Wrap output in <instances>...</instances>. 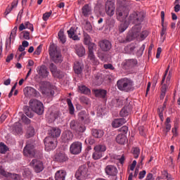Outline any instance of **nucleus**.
Returning a JSON list of instances; mask_svg holds the SVG:
<instances>
[{"mask_svg": "<svg viewBox=\"0 0 180 180\" xmlns=\"http://www.w3.org/2000/svg\"><path fill=\"white\" fill-rule=\"evenodd\" d=\"M30 108L32 112L37 113L39 116L44 113V105L41 101L37 99H31L29 102Z\"/></svg>", "mask_w": 180, "mask_h": 180, "instance_id": "obj_4", "label": "nucleus"}, {"mask_svg": "<svg viewBox=\"0 0 180 180\" xmlns=\"http://www.w3.org/2000/svg\"><path fill=\"white\" fill-rule=\"evenodd\" d=\"M94 153L92 155L93 160H101L103 155V153L106 151L105 145H97L94 148Z\"/></svg>", "mask_w": 180, "mask_h": 180, "instance_id": "obj_12", "label": "nucleus"}, {"mask_svg": "<svg viewBox=\"0 0 180 180\" xmlns=\"http://www.w3.org/2000/svg\"><path fill=\"white\" fill-rule=\"evenodd\" d=\"M79 91L80 93L84 94V95H89L91 94V89L84 85L79 86Z\"/></svg>", "mask_w": 180, "mask_h": 180, "instance_id": "obj_41", "label": "nucleus"}, {"mask_svg": "<svg viewBox=\"0 0 180 180\" xmlns=\"http://www.w3.org/2000/svg\"><path fill=\"white\" fill-rule=\"evenodd\" d=\"M105 172L110 176H116L117 175V168L114 165H108L105 168Z\"/></svg>", "mask_w": 180, "mask_h": 180, "instance_id": "obj_25", "label": "nucleus"}, {"mask_svg": "<svg viewBox=\"0 0 180 180\" xmlns=\"http://www.w3.org/2000/svg\"><path fill=\"white\" fill-rule=\"evenodd\" d=\"M141 40H145L146 38L148 36V32L146 30L143 31L141 33L139 34Z\"/></svg>", "mask_w": 180, "mask_h": 180, "instance_id": "obj_54", "label": "nucleus"}, {"mask_svg": "<svg viewBox=\"0 0 180 180\" xmlns=\"http://www.w3.org/2000/svg\"><path fill=\"white\" fill-rule=\"evenodd\" d=\"M114 103H115V108H120V106H122V105H123V102L121 101V100L119 99V98H116V99L114 101Z\"/></svg>", "mask_w": 180, "mask_h": 180, "instance_id": "obj_56", "label": "nucleus"}, {"mask_svg": "<svg viewBox=\"0 0 180 180\" xmlns=\"http://www.w3.org/2000/svg\"><path fill=\"white\" fill-rule=\"evenodd\" d=\"M126 122H127V121L124 118L115 119L112 122L111 126H112V127H114L115 129H117V127H120V126H123V124H124V123H126Z\"/></svg>", "mask_w": 180, "mask_h": 180, "instance_id": "obj_27", "label": "nucleus"}, {"mask_svg": "<svg viewBox=\"0 0 180 180\" xmlns=\"http://www.w3.org/2000/svg\"><path fill=\"white\" fill-rule=\"evenodd\" d=\"M37 72L38 75L34 76V79L37 81V82H40L41 79L47 78L49 74V70H47V67L44 65L38 66L37 68Z\"/></svg>", "mask_w": 180, "mask_h": 180, "instance_id": "obj_6", "label": "nucleus"}, {"mask_svg": "<svg viewBox=\"0 0 180 180\" xmlns=\"http://www.w3.org/2000/svg\"><path fill=\"white\" fill-rule=\"evenodd\" d=\"M67 172L64 169L58 170L55 174V180H65Z\"/></svg>", "mask_w": 180, "mask_h": 180, "instance_id": "obj_30", "label": "nucleus"}, {"mask_svg": "<svg viewBox=\"0 0 180 180\" xmlns=\"http://www.w3.org/2000/svg\"><path fill=\"white\" fill-rule=\"evenodd\" d=\"M34 136V128L33 127H29L27 130L26 137L27 139H30Z\"/></svg>", "mask_w": 180, "mask_h": 180, "instance_id": "obj_44", "label": "nucleus"}, {"mask_svg": "<svg viewBox=\"0 0 180 180\" xmlns=\"http://www.w3.org/2000/svg\"><path fill=\"white\" fill-rule=\"evenodd\" d=\"M82 151V143L79 141L73 142L70 146V153L73 155H78Z\"/></svg>", "mask_w": 180, "mask_h": 180, "instance_id": "obj_14", "label": "nucleus"}, {"mask_svg": "<svg viewBox=\"0 0 180 180\" xmlns=\"http://www.w3.org/2000/svg\"><path fill=\"white\" fill-rule=\"evenodd\" d=\"M118 131L120 133H123L122 134H127V131H129V127L127 126H123L122 127L118 129Z\"/></svg>", "mask_w": 180, "mask_h": 180, "instance_id": "obj_52", "label": "nucleus"}, {"mask_svg": "<svg viewBox=\"0 0 180 180\" xmlns=\"http://www.w3.org/2000/svg\"><path fill=\"white\" fill-rule=\"evenodd\" d=\"M84 30L86 32H92V25L89 21H86L84 25Z\"/></svg>", "mask_w": 180, "mask_h": 180, "instance_id": "obj_49", "label": "nucleus"}, {"mask_svg": "<svg viewBox=\"0 0 180 180\" xmlns=\"http://www.w3.org/2000/svg\"><path fill=\"white\" fill-rule=\"evenodd\" d=\"M103 68H105V70H111L112 71L115 70V67H113V65H112L111 63L104 64Z\"/></svg>", "mask_w": 180, "mask_h": 180, "instance_id": "obj_61", "label": "nucleus"}, {"mask_svg": "<svg viewBox=\"0 0 180 180\" xmlns=\"http://www.w3.org/2000/svg\"><path fill=\"white\" fill-rule=\"evenodd\" d=\"M82 70H84V65L79 62H76L74 65V71L75 74L79 75V74L82 73Z\"/></svg>", "mask_w": 180, "mask_h": 180, "instance_id": "obj_35", "label": "nucleus"}, {"mask_svg": "<svg viewBox=\"0 0 180 180\" xmlns=\"http://www.w3.org/2000/svg\"><path fill=\"white\" fill-rule=\"evenodd\" d=\"M21 120L26 124H30V119L27 118V117H26V115H22Z\"/></svg>", "mask_w": 180, "mask_h": 180, "instance_id": "obj_60", "label": "nucleus"}, {"mask_svg": "<svg viewBox=\"0 0 180 180\" xmlns=\"http://www.w3.org/2000/svg\"><path fill=\"white\" fill-rule=\"evenodd\" d=\"M130 9H131V4L130 1H125L124 5L117 7L116 9L117 20L121 22L126 20V19H127V16H129Z\"/></svg>", "mask_w": 180, "mask_h": 180, "instance_id": "obj_1", "label": "nucleus"}, {"mask_svg": "<svg viewBox=\"0 0 180 180\" xmlns=\"http://www.w3.org/2000/svg\"><path fill=\"white\" fill-rule=\"evenodd\" d=\"M23 175H24L25 176H27V177H28V178H30V177L32 176V171H31L30 169H25L24 170V174H23Z\"/></svg>", "mask_w": 180, "mask_h": 180, "instance_id": "obj_62", "label": "nucleus"}, {"mask_svg": "<svg viewBox=\"0 0 180 180\" xmlns=\"http://www.w3.org/2000/svg\"><path fill=\"white\" fill-rule=\"evenodd\" d=\"M118 41H119L120 43H129V42H130V41H128V40H127V35L126 38H124V36H120V37H118Z\"/></svg>", "mask_w": 180, "mask_h": 180, "instance_id": "obj_53", "label": "nucleus"}, {"mask_svg": "<svg viewBox=\"0 0 180 180\" xmlns=\"http://www.w3.org/2000/svg\"><path fill=\"white\" fill-rule=\"evenodd\" d=\"M7 148H8V146H6V145H5V143H4L2 142L0 143L1 154H5V153H6V151H8Z\"/></svg>", "mask_w": 180, "mask_h": 180, "instance_id": "obj_48", "label": "nucleus"}, {"mask_svg": "<svg viewBox=\"0 0 180 180\" xmlns=\"http://www.w3.org/2000/svg\"><path fill=\"white\" fill-rule=\"evenodd\" d=\"M22 33L23 34V38L25 40H30V33L28 31H24Z\"/></svg>", "mask_w": 180, "mask_h": 180, "instance_id": "obj_64", "label": "nucleus"}, {"mask_svg": "<svg viewBox=\"0 0 180 180\" xmlns=\"http://www.w3.org/2000/svg\"><path fill=\"white\" fill-rule=\"evenodd\" d=\"M115 141L121 146H124L127 143V136L123 134H120L116 136Z\"/></svg>", "mask_w": 180, "mask_h": 180, "instance_id": "obj_29", "label": "nucleus"}, {"mask_svg": "<svg viewBox=\"0 0 180 180\" xmlns=\"http://www.w3.org/2000/svg\"><path fill=\"white\" fill-rule=\"evenodd\" d=\"M91 134L93 137H95V139H102L105 134V132L103 129H92Z\"/></svg>", "mask_w": 180, "mask_h": 180, "instance_id": "obj_33", "label": "nucleus"}, {"mask_svg": "<svg viewBox=\"0 0 180 180\" xmlns=\"http://www.w3.org/2000/svg\"><path fill=\"white\" fill-rule=\"evenodd\" d=\"M105 13L108 16H113L115 15V11L116 7L115 6V2L112 1H107L105 2Z\"/></svg>", "mask_w": 180, "mask_h": 180, "instance_id": "obj_17", "label": "nucleus"}, {"mask_svg": "<svg viewBox=\"0 0 180 180\" xmlns=\"http://www.w3.org/2000/svg\"><path fill=\"white\" fill-rule=\"evenodd\" d=\"M144 13L134 11L129 15L128 20L129 23H133L134 25H141V22L144 20Z\"/></svg>", "mask_w": 180, "mask_h": 180, "instance_id": "obj_5", "label": "nucleus"}, {"mask_svg": "<svg viewBox=\"0 0 180 180\" xmlns=\"http://www.w3.org/2000/svg\"><path fill=\"white\" fill-rule=\"evenodd\" d=\"M127 27H129V24H127L126 21L124 23L120 24L119 27L120 33H123V32H124Z\"/></svg>", "mask_w": 180, "mask_h": 180, "instance_id": "obj_47", "label": "nucleus"}, {"mask_svg": "<svg viewBox=\"0 0 180 180\" xmlns=\"http://www.w3.org/2000/svg\"><path fill=\"white\" fill-rule=\"evenodd\" d=\"M102 51H109L112 49V43L108 39H103L99 42Z\"/></svg>", "mask_w": 180, "mask_h": 180, "instance_id": "obj_23", "label": "nucleus"}, {"mask_svg": "<svg viewBox=\"0 0 180 180\" xmlns=\"http://www.w3.org/2000/svg\"><path fill=\"white\" fill-rule=\"evenodd\" d=\"M141 32V25L140 24H136L127 34L128 41H132L134 39H137L140 36Z\"/></svg>", "mask_w": 180, "mask_h": 180, "instance_id": "obj_8", "label": "nucleus"}, {"mask_svg": "<svg viewBox=\"0 0 180 180\" xmlns=\"http://www.w3.org/2000/svg\"><path fill=\"white\" fill-rule=\"evenodd\" d=\"M160 16L162 19V31L160 32V36L162 37L167 32V27L164 26V20L165 19V13L164 11H161Z\"/></svg>", "mask_w": 180, "mask_h": 180, "instance_id": "obj_36", "label": "nucleus"}, {"mask_svg": "<svg viewBox=\"0 0 180 180\" xmlns=\"http://www.w3.org/2000/svg\"><path fill=\"white\" fill-rule=\"evenodd\" d=\"M14 130L17 134H20V133H22V125L20 124H15Z\"/></svg>", "mask_w": 180, "mask_h": 180, "instance_id": "obj_50", "label": "nucleus"}, {"mask_svg": "<svg viewBox=\"0 0 180 180\" xmlns=\"http://www.w3.org/2000/svg\"><path fill=\"white\" fill-rule=\"evenodd\" d=\"M23 154L25 157L33 158V157L36 155V152H34V146L31 143H27L23 149Z\"/></svg>", "mask_w": 180, "mask_h": 180, "instance_id": "obj_16", "label": "nucleus"}, {"mask_svg": "<svg viewBox=\"0 0 180 180\" xmlns=\"http://www.w3.org/2000/svg\"><path fill=\"white\" fill-rule=\"evenodd\" d=\"M75 51L78 57H84L85 56V48L82 45H77Z\"/></svg>", "mask_w": 180, "mask_h": 180, "instance_id": "obj_34", "label": "nucleus"}, {"mask_svg": "<svg viewBox=\"0 0 180 180\" xmlns=\"http://www.w3.org/2000/svg\"><path fill=\"white\" fill-rule=\"evenodd\" d=\"M80 101L82 102V103H84V105H89V98L85 96H82L80 98Z\"/></svg>", "mask_w": 180, "mask_h": 180, "instance_id": "obj_59", "label": "nucleus"}, {"mask_svg": "<svg viewBox=\"0 0 180 180\" xmlns=\"http://www.w3.org/2000/svg\"><path fill=\"white\" fill-rule=\"evenodd\" d=\"M68 105L69 107V113L70 115H74V112L75 110V109L74 108V105L72 104V101H71V100L70 98H67L66 99Z\"/></svg>", "mask_w": 180, "mask_h": 180, "instance_id": "obj_42", "label": "nucleus"}, {"mask_svg": "<svg viewBox=\"0 0 180 180\" xmlns=\"http://www.w3.org/2000/svg\"><path fill=\"white\" fill-rule=\"evenodd\" d=\"M123 67L125 70H130V68H134L138 64L137 59H127L123 62Z\"/></svg>", "mask_w": 180, "mask_h": 180, "instance_id": "obj_22", "label": "nucleus"}, {"mask_svg": "<svg viewBox=\"0 0 180 180\" xmlns=\"http://www.w3.org/2000/svg\"><path fill=\"white\" fill-rule=\"evenodd\" d=\"M82 13L85 18L91 15V7L89 6V4H86L82 7Z\"/></svg>", "mask_w": 180, "mask_h": 180, "instance_id": "obj_38", "label": "nucleus"}, {"mask_svg": "<svg viewBox=\"0 0 180 180\" xmlns=\"http://www.w3.org/2000/svg\"><path fill=\"white\" fill-rule=\"evenodd\" d=\"M83 37H84V44H85L86 46L91 44L93 43V42H91V37L86 32H83Z\"/></svg>", "mask_w": 180, "mask_h": 180, "instance_id": "obj_40", "label": "nucleus"}, {"mask_svg": "<svg viewBox=\"0 0 180 180\" xmlns=\"http://www.w3.org/2000/svg\"><path fill=\"white\" fill-rule=\"evenodd\" d=\"M58 36L62 44H64L67 41V39L65 38V34H64V31L60 30L58 32Z\"/></svg>", "mask_w": 180, "mask_h": 180, "instance_id": "obj_43", "label": "nucleus"}, {"mask_svg": "<svg viewBox=\"0 0 180 180\" xmlns=\"http://www.w3.org/2000/svg\"><path fill=\"white\" fill-rule=\"evenodd\" d=\"M103 77L102 75V73H97L94 75V85H97L98 86H100V85H102L103 84Z\"/></svg>", "mask_w": 180, "mask_h": 180, "instance_id": "obj_31", "label": "nucleus"}, {"mask_svg": "<svg viewBox=\"0 0 180 180\" xmlns=\"http://www.w3.org/2000/svg\"><path fill=\"white\" fill-rule=\"evenodd\" d=\"M131 152L134 158H139V155H140V148H139L138 147L132 148Z\"/></svg>", "mask_w": 180, "mask_h": 180, "instance_id": "obj_46", "label": "nucleus"}, {"mask_svg": "<svg viewBox=\"0 0 180 180\" xmlns=\"http://www.w3.org/2000/svg\"><path fill=\"white\" fill-rule=\"evenodd\" d=\"M89 168L86 165H82L79 167L76 173L75 178L78 180H83L88 178V175H89Z\"/></svg>", "mask_w": 180, "mask_h": 180, "instance_id": "obj_7", "label": "nucleus"}, {"mask_svg": "<svg viewBox=\"0 0 180 180\" xmlns=\"http://www.w3.org/2000/svg\"><path fill=\"white\" fill-rule=\"evenodd\" d=\"M85 143H89L90 146H94V144H95V139H94L92 137H89L85 140Z\"/></svg>", "mask_w": 180, "mask_h": 180, "instance_id": "obj_58", "label": "nucleus"}, {"mask_svg": "<svg viewBox=\"0 0 180 180\" xmlns=\"http://www.w3.org/2000/svg\"><path fill=\"white\" fill-rule=\"evenodd\" d=\"M74 139V134L70 130H66L62 133L61 140L63 143H70Z\"/></svg>", "mask_w": 180, "mask_h": 180, "instance_id": "obj_20", "label": "nucleus"}, {"mask_svg": "<svg viewBox=\"0 0 180 180\" xmlns=\"http://www.w3.org/2000/svg\"><path fill=\"white\" fill-rule=\"evenodd\" d=\"M24 112L25 113V115L27 116V117H33L34 114L32 110H30V108H29V106L25 105L24 106Z\"/></svg>", "mask_w": 180, "mask_h": 180, "instance_id": "obj_45", "label": "nucleus"}, {"mask_svg": "<svg viewBox=\"0 0 180 180\" xmlns=\"http://www.w3.org/2000/svg\"><path fill=\"white\" fill-rule=\"evenodd\" d=\"M41 49H43L42 45H39L37 46V49L34 51V54L36 56H40V53H41Z\"/></svg>", "mask_w": 180, "mask_h": 180, "instance_id": "obj_63", "label": "nucleus"}, {"mask_svg": "<svg viewBox=\"0 0 180 180\" xmlns=\"http://www.w3.org/2000/svg\"><path fill=\"white\" fill-rule=\"evenodd\" d=\"M30 166L34 169V172L37 174H39L41 172L43 169H44V165H43V162L40 160L34 159L30 163Z\"/></svg>", "mask_w": 180, "mask_h": 180, "instance_id": "obj_13", "label": "nucleus"}, {"mask_svg": "<svg viewBox=\"0 0 180 180\" xmlns=\"http://www.w3.org/2000/svg\"><path fill=\"white\" fill-rule=\"evenodd\" d=\"M19 2V0H13V1L11 3V8H7L5 11V15H9L11 12H12V10L13 8H16L18 6V3Z\"/></svg>", "mask_w": 180, "mask_h": 180, "instance_id": "obj_39", "label": "nucleus"}, {"mask_svg": "<svg viewBox=\"0 0 180 180\" xmlns=\"http://www.w3.org/2000/svg\"><path fill=\"white\" fill-rule=\"evenodd\" d=\"M88 46V58L91 61L94 65H99V60L95 57L94 51L96 50V44L95 43L89 44Z\"/></svg>", "mask_w": 180, "mask_h": 180, "instance_id": "obj_9", "label": "nucleus"}, {"mask_svg": "<svg viewBox=\"0 0 180 180\" xmlns=\"http://www.w3.org/2000/svg\"><path fill=\"white\" fill-rule=\"evenodd\" d=\"M24 91L27 94V96H34V98L40 96V93L33 87L27 86L24 89Z\"/></svg>", "mask_w": 180, "mask_h": 180, "instance_id": "obj_24", "label": "nucleus"}, {"mask_svg": "<svg viewBox=\"0 0 180 180\" xmlns=\"http://www.w3.org/2000/svg\"><path fill=\"white\" fill-rule=\"evenodd\" d=\"M55 160L56 162H65V161L68 160V157L65 153H59L55 155Z\"/></svg>", "mask_w": 180, "mask_h": 180, "instance_id": "obj_32", "label": "nucleus"}, {"mask_svg": "<svg viewBox=\"0 0 180 180\" xmlns=\"http://www.w3.org/2000/svg\"><path fill=\"white\" fill-rule=\"evenodd\" d=\"M51 13H53V11H49V12L44 13L43 17H42L43 20H44L45 22L46 20H49V18L50 16H51Z\"/></svg>", "mask_w": 180, "mask_h": 180, "instance_id": "obj_55", "label": "nucleus"}, {"mask_svg": "<svg viewBox=\"0 0 180 180\" xmlns=\"http://www.w3.org/2000/svg\"><path fill=\"white\" fill-rule=\"evenodd\" d=\"M132 109L133 106L129 103L128 105L124 106L123 108L120 110V116L121 117H127V116L131 113Z\"/></svg>", "mask_w": 180, "mask_h": 180, "instance_id": "obj_21", "label": "nucleus"}, {"mask_svg": "<svg viewBox=\"0 0 180 180\" xmlns=\"http://www.w3.org/2000/svg\"><path fill=\"white\" fill-rule=\"evenodd\" d=\"M49 68L51 72V74L54 76L56 77V78H63L64 77V73L61 72V70H58L57 68V65L54 64L53 63L51 62L49 63Z\"/></svg>", "mask_w": 180, "mask_h": 180, "instance_id": "obj_15", "label": "nucleus"}, {"mask_svg": "<svg viewBox=\"0 0 180 180\" xmlns=\"http://www.w3.org/2000/svg\"><path fill=\"white\" fill-rule=\"evenodd\" d=\"M18 32V26L14 27V28L11 30L10 37L11 39H13L15 40V37L16 36V32Z\"/></svg>", "mask_w": 180, "mask_h": 180, "instance_id": "obj_51", "label": "nucleus"}, {"mask_svg": "<svg viewBox=\"0 0 180 180\" xmlns=\"http://www.w3.org/2000/svg\"><path fill=\"white\" fill-rule=\"evenodd\" d=\"M46 151H51L57 147V139L52 136H46L44 140Z\"/></svg>", "mask_w": 180, "mask_h": 180, "instance_id": "obj_11", "label": "nucleus"}, {"mask_svg": "<svg viewBox=\"0 0 180 180\" xmlns=\"http://www.w3.org/2000/svg\"><path fill=\"white\" fill-rule=\"evenodd\" d=\"M49 56L51 61L55 64H61L63 61L61 51L57 49V46L55 44L50 45L49 46Z\"/></svg>", "mask_w": 180, "mask_h": 180, "instance_id": "obj_2", "label": "nucleus"}, {"mask_svg": "<svg viewBox=\"0 0 180 180\" xmlns=\"http://www.w3.org/2000/svg\"><path fill=\"white\" fill-rule=\"evenodd\" d=\"M117 86L120 91L130 92L133 91V81L127 78H122L117 82Z\"/></svg>", "mask_w": 180, "mask_h": 180, "instance_id": "obj_3", "label": "nucleus"}, {"mask_svg": "<svg viewBox=\"0 0 180 180\" xmlns=\"http://www.w3.org/2000/svg\"><path fill=\"white\" fill-rule=\"evenodd\" d=\"M0 175H1V176H4V178H11V179L14 180H20V175L8 172L5 169L2 168V166H0Z\"/></svg>", "mask_w": 180, "mask_h": 180, "instance_id": "obj_18", "label": "nucleus"}, {"mask_svg": "<svg viewBox=\"0 0 180 180\" xmlns=\"http://www.w3.org/2000/svg\"><path fill=\"white\" fill-rule=\"evenodd\" d=\"M94 95L96 98H101V99H106V95L108 94V91L105 89H94Z\"/></svg>", "mask_w": 180, "mask_h": 180, "instance_id": "obj_28", "label": "nucleus"}, {"mask_svg": "<svg viewBox=\"0 0 180 180\" xmlns=\"http://www.w3.org/2000/svg\"><path fill=\"white\" fill-rule=\"evenodd\" d=\"M49 137H53V139H57L60 137L61 134V129L57 127H51L48 131Z\"/></svg>", "mask_w": 180, "mask_h": 180, "instance_id": "obj_26", "label": "nucleus"}, {"mask_svg": "<svg viewBox=\"0 0 180 180\" xmlns=\"http://www.w3.org/2000/svg\"><path fill=\"white\" fill-rule=\"evenodd\" d=\"M25 29H29L31 30V32H33L34 30V28H33V24L30 23L29 21L25 22Z\"/></svg>", "mask_w": 180, "mask_h": 180, "instance_id": "obj_57", "label": "nucleus"}, {"mask_svg": "<svg viewBox=\"0 0 180 180\" xmlns=\"http://www.w3.org/2000/svg\"><path fill=\"white\" fill-rule=\"evenodd\" d=\"M79 120L84 122L85 124H89L91 123V117H89V112L85 110H82L78 113Z\"/></svg>", "mask_w": 180, "mask_h": 180, "instance_id": "obj_19", "label": "nucleus"}, {"mask_svg": "<svg viewBox=\"0 0 180 180\" xmlns=\"http://www.w3.org/2000/svg\"><path fill=\"white\" fill-rule=\"evenodd\" d=\"M70 129L72 131H75V133H84L85 130H86V127L85 125H84V124H82L75 120L70 121Z\"/></svg>", "mask_w": 180, "mask_h": 180, "instance_id": "obj_10", "label": "nucleus"}, {"mask_svg": "<svg viewBox=\"0 0 180 180\" xmlns=\"http://www.w3.org/2000/svg\"><path fill=\"white\" fill-rule=\"evenodd\" d=\"M68 37H70V39H72V40H79L78 35L75 34V28L72 27L68 30Z\"/></svg>", "mask_w": 180, "mask_h": 180, "instance_id": "obj_37", "label": "nucleus"}]
</instances>
